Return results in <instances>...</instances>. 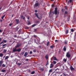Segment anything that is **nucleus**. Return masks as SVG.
<instances>
[{"label": "nucleus", "instance_id": "052dcab7", "mask_svg": "<svg viewBox=\"0 0 76 76\" xmlns=\"http://www.w3.org/2000/svg\"><path fill=\"white\" fill-rule=\"evenodd\" d=\"M1 41V38H0V41Z\"/></svg>", "mask_w": 76, "mask_h": 76}, {"label": "nucleus", "instance_id": "72a5a7b5", "mask_svg": "<svg viewBox=\"0 0 76 76\" xmlns=\"http://www.w3.org/2000/svg\"><path fill=\"white\" fill-rule=\"evenodd\" d=\"M67 41H65L64 42V43L65 44H67Z\"/></svg>", "mask_w": 76, "mask_h": 76}, {"label": "nucleus", "instance_id": "412c9836", "mask_svg": "<svg viewBox=\"0 0 76 76\" xmlns=\"http://www.w3.org/2000/svg\"><path fill=\"white\" fill-rule=\"evenodd\" d=\"M7 52V50L6 49H4L3 51L4 53H6Z\"/></svg>", "mask_w": 76, "mask_h": 76}, {"label": "nucleus", "instance_id": "2f4dec72", "mask_svg": "<svg viewBox=\"0 0 76 76\" xmlns=\"http://www.w3.org/2000/svg\"><path fill=\"white\" fill-rule=\"evenodd\" d=\"M34 73H35V71H33L31 72V75H33Z\"/></svg>", "mask_w": 76, "mask_h": 76}, {"label": "nucleus", "instance_id": "5701e85b", "mask_svg": "<svg viewBox=\"0 0 76 76\" xmlns=\"http://www.w3.org/2000/svg\"><path fill=\"white\" fill-rule=\"evenodd\" d=\"M2 66L3 67H6V65L4 64H3L2 65Z\"/></svg>", "mask_w": 76, "mask_h": 76}, {"label": "nucleus", "instance_id": "6e6d98bb", "mask_svg": "<svg viewBox=\"0 0 76 76\" xmlns=\"http://www.w3.org/2000/svg\"><path fill=\"white\" fill-rule=\"evenodd\" d=\"M28 25H30L31 24V23L29 22V23H28Z\"/></svg>", "mask_w": 76, "mask_h": 76}, {"label": "nucleus", "instance_id": "de8ad7c7", "mask_svg": "<svg viewBox=\"0 0 76 76\" xmlns=\"http://www.w3.org/2000/svg\"><path fill=\"white\" fill-rule=\"evenodd\" d=\"M67 20H68V21H69V20H70V18H68Z\"/></svg>", "mask_w": 76, "mask_h": 76}, {"label": "nucleus", "instance_id": "aec40b11", "mask_svg": "<svg viewBox=\"0 0 76 76\" xmlns=\"http://www.w3.org/2000/svg\"><path fill=\"white\" fill-rule=\"evenodd\" d=\"M39 5V3H36L35 4V6H38Z\"/></svg>", "mask_w": 76, "mask_h": 76}, {"label": "nucleus", "instance_id": "1a4fd4ad", "mask_svg": "<svg viewBox=\"0 0 76 76\" xmlns=\"http://www.w3.org/2000/svg\"><path fill=\"white\" fill-rule=\"evenodd\" d=\"M12 51L13 52H16L17 51V49H16V48H15L12 50Z\"/></svg>", "mask_w": 76, "mask_h": 76}, {"label": "nucleus", "instance_id": "603ef678", "mask_svg": "<svg viewBox=\"0 0 76 76\" xmlns=\"http://www.w3.org/2000/svg\"><path fill=\"white\" fill-rule=\"evenodd\" d=\"M55 41L56 42H58V40H55Z\"/></svg>", "mask_w": 76, "mask_h": 76}, {"label": "nucleus", "instance_id": "09e8293b", "mask_svg": "<svg viewBox=\"0 0 76 76\" xmlns=\"http://www.w3.org/2000/svg\"><path fill=\"white\" fill-rule=\"evenodd\" d=\"M65 9L66 10H67V7L66 6L65 7Z\"/></svg>", "mask_w": 76, "mask_h": 76}, {"label": "nucleus", "instance_id": "a878e982", "mask_svg": "<svg viewBox=\"0 0 76 76\" xmlns=\"http://www.w3.org/2000/svg\"><path fill=\"white\" fill-rule=\"evenodd\" d=\"M36 26V24H34V25H32L31 26H32V28H34V26Z\"/></svg>", "mask_w": 76, "mask_h": 76}, {"label": "nucleus", "instance_id": "79ce46f5", "mask_svg": "<svg viewBox=\"0 0 76 76\" xmlns=\"http://www.w3.org/2000/svg\"><path fill=\"white\" fill-rule=\"evenodd\" d=\"M64 10H64V9H62L61 11H62V12H64Z\"/></svg>", "mask_w": 76, "mask_h": 76}, {"label": "nucleus", "instance_id": "a211bd4d", "mask_svg": "<svg viewBox=\"0 0 76 76\" xmlns=\"http://www.w3.org/2000/svg\"><path fill=\"white\" fill-rule=\"evenodd\" d=\"M9 58V56H7L5 57V60H7V59H8Z\"/></svg>", "mask_w": 76, "mask_h": 76}, {"label": "nucleus", "instance_id": "cd10ccee", "mask_svg": "<svg viewBox=\"0 0 76 76\" xmlns=\"http://www.w3.org/2000/svg\"><path fill=\"white\" fill-rule=\"evenodd\" d=\"M17 64L18 65V66H20L21 65V63H17Z\"/></svg>", "mask_w": 76, "mask_h": 76}, {"label": "nucleus", "instance_id": "0eeeda50", "mask_svg": "<svg viewBox=\"0 0 76 76\" xmlns=\"http://www.w3.org/2000/svg\"><path fill=\"white\" fill-rule=\"evenodd\" d=\"M70 69L71 70H75V68L72 67V66H71L70 67Z\"/></svg>", "mask_w": 76, "mask_h": 76}, {"label": "nucleus", "instance_id": "680f3d73", "mask_svg": "<svg viewBox=\"0 0 76 76\" xmlns=\"http://www.w3.org/2000/svg\"><path fill=\"white\" fill-rule=\"evenodd\" d=\"M54 5H52V7H54Z\"/></svg>", "mask_w": 76, "mask_h": 76}, {"label": "nucleus", "instance_id": "4468645a", "mask_svg": "<svg viewBox=\"0 0 76 76\" xmlns=\"http://www.w3.org/2000/svg\"><path fill=\"white\" fill-rule=\"evenodd\" d=\"M16 23L18 24V23H19V20L18 19H16L15 20Z\"/></svg>", "mask_w": 76, "mask_h": 76}, {"label": "nucleus", "instance_id": "c9c22d12", "mask_svg": "<svg viewBox=\"0 0 76 76\" xmlns=\"http://www.w3.org/2000/svg\"><path fill=\"white\" fill-rule=\"evenodd\" d=\"M71 31L72 32H74V30L73 29H71Z\"/></svg>", "mask_w": 76, "mask_h": 76}, {"label": "nucleus", "instance_id": "9d476101", "mask_svg": "<svg viewBox=\"0 0 76 76\" xmlns=\"http://www.w3.org/2000/svg\"><path fill=\"white\" fill-rule=\"evenodd\" d=\"M45 57V58H46V60H48V55L47 54H46Z\"/></svg>", "mask_w": 76, "mask_h": 76}, {"label": "nucleus", "instance_id": "dca6fc26", "mask_svg": "<svg viewBox=\"0 0 76 76\" xmlns=\"http://www.w3.org/2000/svg\"><path fill=\"white\" fill-rule=\"evenodd\" d=\"M39 70L40 71H42V72L43 71H44V69L43 68H41Z\"/></svg>", "mask_w": 76, "mask_h": 76}, {"label": "nucleus", "instance_id": "a18cd8bd", "mask_svg": "<svg viewBox=\"0 0 76 76\" xmlns=\"http://www.w3.org/2000/svg\"><path fill=\"white\" fill-rule=\"evenodd\" d=\"M30 54H32V52L31 51L30 52Z\"/></svg>", "mask_w": 76, "mask_h": 76}, {"label": "nucleus", "instance_id": "13d9d810", "mask_svg": "<svg viewBox=\"0 0 76 76\" xmlns=\"http://www.w3.org/2000/svg\"><path fill=\"white\" fill-rule=\"evenodd\" d=\"M0 21L1 22H2V21H3V20H0Z\"/></svg>", "mask_w": 76, "mask_h": 76}, {"label": "nucleus", "instance_id": "49530a36", "mask_svg": "<svg viewBox=\"0 0 76 76\" xmlns=\"http://www.w3.org/2000/svg\"><path fill=\"white\" fill-rule=\"evenodd\" d=\"M17 37V36H16V35H14V38H16Z\"/></svg>", "mask_w": 76, "mask_h": 76}, {"label": "nucleus", "instance_id": "6e6552de", "mask_svg": "<svg viewBox=\"0 0 76 76\" xmlns=\"http://www.w3.org/2000/svg\"><path fill=\"white\" fill-rule=\"evenodd\" d=\"M28 55V53L27 52H26L24 54V56L26 57Z\"/></svg>", "mask_w": 76, "mask_h": 76}, {"label": "nucleus", "instance_id": "37998d69", "mask_svg": "<svg viewBox=\"0 0 76 76\" xmlns=\"http://www.w3.org/2000/svg\"><path fill=\"white\" fill-rule=\"evenodd\" d=\"M35 13H37V12H38V11L37 10H35Z\"/></svg>", "mask_w": 76, "mask_h": 76}, {"label": "nucleus", "instance_id": "423d86ee", "mask_svg": "<svg viewBox=\"0 0 76 76\" xmlns=\"http://www.w3.org/2000/svg\"><path fill=\"white\" fill-rule=\"evenodd\" d=\"M4 42H5V43L7 42V40H4L3 41H2V42H1L0 43V45H1V44H3V43H4Z\"/></svg>", "mask_w": 76, "mask_h": 76}, {"label": "nucleus", "instance_id": "4d7b16f0", "mask_svg": "<svg viewBox=\"0 0 76 76\" xmlns=\"http://www.w3.org/2000/svg\"><path fill=\"white\" fill-rule=\"evenodd\" d=\"M29 60V59H26V61H28Z\"/></svg>", "mask_w": 76, "mask_h": 76}, {"label": "nucleus", "instance_id": "393cba45", "mask_svg": "<svg viewBox=\"0 0 76 76\" xmlns=\"http://www.w3.org/2000/svg\"><path fill=\"white\" fill-rule=\"evenodd\" d=\"M63 61L64 62H66L67 61V60L66 58H64L63 59Z\"/></svg>", "mask_w": 76, "mask_h": 76}, {"label": "nucleus", "instance_id": "e433bc0d", "mask_svg": "<svg viewBox=\"0 0 76 76\" xmlns=\"http://www.w3.org/2000/svg\"><path fill=\"white\" fill-rule=\"evenodd\" d=\"M2 72H6V70H1Z\"/></svg>", "mask_w": 76, "mask_h": 76}, {"label": "nucleus", "instance_id": "5fc2aeb1", "mask_svg": "<svg viewBox=\"0 0 76 76\" xmlns=\"http://www.w3.org/2000/svg\"><path fill=\"white\" fill-rule=\"evenodd\" d=\"M70 3H72V0H69Z\"/></svg>", "mask_w": 76, "mask_h": 76}, {"label": "nucleus", "instance_id": "f257e3e1", "mask_svg": "<svg viewBox=\"0 0 76 76\" xmlns=\"http://www.w3.org/2000/svg\"><path fill=\"white\" fill-rule=\"evenodd\" d=\"M66 56V57H67L68 58H70V57L71 55H70V53H69V52H68L67 53Z\"/></svg>", "mask_w": 76, "mask_h": 76}, {"label": "nucleus", "instance_id": "f3484780", "mask_svg": "<svg viewBox=\"0 0 76 76\" xmlns=\"http://www.w3.org/2000/svg\"><path fill=\"white\" fill-rule=\"evenodd\" d=\"M3 54L2 53H0V57H3Z\"/></svg>", "mask_w": 76, "mask_h": 76}, {"label": "nucleus", "instance_id": "774afa93", "mask_svg": "<svg viewBox=\"0 0 76 76\" xmlns=\"http://www.w3.org/2000/svg\"><path fill=\"white\" fill-rule=\"evenodd\" d=\"M16 31H18V28H17V29H16Z\"/></svg>", "mask_w": 76, "mask_h": 76}, {"label": "nucleus", "instance_id": "69168bd1", "mask_svg": "<svg viewBox=\"0 0 76 76\" xmlns=\"http://www.w3.org/2000/svg\"><path fill=\"white\" fill-rule=\"evenodd\" d=\"M26 29H29V28L28 27H26Z\"/></svg>", "mask_w": 76, "mask_h": 76}, {"label": "nucleus", "instance_id": "20e7f679", "mask_svg": "<svg viewBox=\"0 0 76 76\" xmlns=\"http://www.w3.org/2000/svg\"><path fill=\"white\" fill-rule=\"evenodd\" d=\"M20 46H21V44H18L15 46V48H17L19 47H20Z\"/></svg>", "mask_w": 76, "mask_h": 76}, {"label": "nucleus", "instance_id": "473e14b6", "mask_svg": "<svg viewBox=\"0 0 76 76\" xmlns=\"http://www.w3.org/2000/svg\"><path fill=\"white\" fill-rule=\"evenodd\" d=\"M52 71H53V69H51L49 70V72L51 73V72H52Z\"/></svg>", "mask_w": 76, "mask_h": 76}, {"label": "nucleus", "instance_id": "9b49d317", "mask_svg": "<svg viewBox=\"0 0 76 76\" xmlns=\"http://www.w3.org/2000/svg\"><path fill=\"white\" fill-rule=\"evenodd\" d=\"M7 45V44H4V45H2V47H3L2 48H6V46L5 47V46H6Z\"/></svg>", "mask_w": 76, "mask_h": 76}, {"label": "nucleus", "instance_id": "bb28decb", "mask_svg": "<svg viewBox=\"0 0 76 76\" xmlns=\"http://www.w3.org/2000/svg\"><path fill=\"white\" fill-rule=\"evenodd\" d=\"M53 64H56V61H53Z\"/></svg>", "mask_w": 76, "mask_h": 76}, {"label": "nucleus", "instance_id": "bf43d9fd", "mask_svg": "<svg viewBox=\"0 0 76 76\" xmlns=\"http://www.w3.org/2000/svg\"><path fill=\"white\" fill-rule=\"evenodd\" d=\"M28 20H29V17H28L27 18Z\"/></svg>", "mask_w": 76, "mask_h": 76}, {"label": "nucleus", "instance_id": "864d4df0", "mask_svg": "<svg viewBox=\"0 0 76 76\" xmlns=\"http://www.w3.org/2000/svg\"><path fill=\"white\" fill-rule=\"evenodd\" d=\"M57 70H59V69L58 68H57L56 69V71Z\"/></svg>", "mask_w": 76, "mask_h": 76}, {"label": "nucleus", "instance_id": "4c0bfd02", "mask_svg": "<svg viewBox=\"0 0 76 76\" xmlns=\"http://www.w3.org/2000/svg\"><path fill=\"white\" fill-rule=\"evenodd\" d=\"M4 17H5V15H3L2 17V19H3Z\"/></svg>", "mask_w": 76, "mask_h": 76}, {"label": "nucleus", "instance_id": "338daca9", "mask_svg": "<svg viewBox=\"0 0 76 76\" xmlns=\"http://www.w3.org/2000/svg\"><path fill=\"white\" fill-rule=\"evenodd\" d=\"M39 48H41V47L40 46H39Z\"/></svg>", "mask_w": 76, "mask_h": 76}, {"label": "nucleus", "instance_id": "58836bf2", "mask_svg": "<svg viewBox=\"0 0 76 76\" xmlns=\"http://www.w3.org/2000/svg\"><path fill=\"white\" fill-rule=\"evenodd\" d=\"M33 37H34V38H37V36L36 35H34L33 36Z\"/></svg>", "mask_w": 76, "mask_h": 76}, {"label": "nucleus", "instance_id": "f8f14e48", "mask_svg": "<svg viewBox=\"0 0 76 76\" xmlns=\"http://www.w3.org/2000/svg\"><path fill=\"white\" fill-rule=\"evenodd\" d=\"M20 51H21V49H20V48L17 49V51H18V52H20Z\"/></svg>", "mask_w": 76, "mask_h": 76}, {"label": "nucleus", "instance_id": "ea45409f", "mask_svg": "<svg viewBox=\"0 0 76 76\" xmlns=\"http://www.w3.org/2000/svg\"><path fill=\"white\" fill-rule=\"evenodd\" d=\"M68 13V12L67 11H65V12L64 15H65V14H67Z\"/></svg>", "mask_w": 76, "mask_h": 76}, {"label": "nucleus", "instance_id": "7ed1b4c3", "mask_svg": "<svg viewBox=\"0 0 76 76\" xmlns=\"http://www.w3.org/2000/svg\"><path fill=\"white\" fill-rule=\"evenodd\" d=\"M20 46H21V44H18L15 46V48H17L19 47H20Z\"/></svg>", "mask_w": 76, "mask_h": 76}, {"label": "nucleus", "instance_id": "4be33fe9", "mask_svg": "<svg viewBox=\"0 0 76 76\" xmlns=\"http://www.w3.org/2000/svg\"><path fill=\"white\" fill-rule=\"evenodd\" d=\"M3 63V61H0V64H1V65H2Z\"/></svg>", "mask_w": 76, "mask_h": 76}, {"label": "nucleus", "instance_id": "f704fd0d", "mask_svg": "<svg viewBox=\"0 0 76 76\" xmlns=\"http://www.w3.org/2000/svg\"><path fill=\"white\" fill-rule=\"evenodd\" d=\"M36 52H37V50H36L34 49V50H33V52L34 53H35Z\"/></svg>", "mask_w": 76, "mask_h": 76}, {"label": "nucleus", "instance_id": "c85d7f7f", "mask_svg": "<svg viewBox=\"0 0 76 76\" xmlns=\"http://www.w3.org/2000/svg\"><path fill=\"white\" fill-rule=\"evenodd\" d=\"M53 47H54V46L53 45H51L50 47V48H51L52 49V48H53Z\"/></svg>", "mask_w": 76, "mask_h": 76}, {"label": "nucleus", "instance_id": "f03ea898", "mask_svg": "<svg viewBox=\"0 0 76 76\" xmlns=\"http://www.w3.org/2000/svg\"><path fill=\"white\" fill-rule=\"evenodd\" d=\"M57 12H58L57 8L56 7L55 8V10H54L55 14V15H57Z\"/></svg>", "mask_w": 76, "mask_h": 76}, {"label": "nucleus", "instance_id": "8fccbe9b", "mask_svg": "<svg viewBox=\"0 0 76 76\" xmlns=\"http://www.w3.org/2000/svg\"><path fill=\"white\" fill-rule=\"evenodd\" d=\"M34 31H35V32H36V31H37V29H34Z\"/></svg>", "mask_w": 76, "mask_h": 76}, {"label": "nucleus", "instance_id": "b1692460", "mask_svg": "<svg viewBox=\"0 0 76 76\" xmlns=\"http://www.w3.org/2000/svg\"><path fill=\"white\" fill-rule=\"evenodd\" d=\"M69 33V30H66V34H67Z\"/></svg>", "mask_w": 76, "mask_h": 76}, {"label": "nucleus", "instance_id": "7c9ffc66", "mask_svg": "<svg viewBox=\"0 0 76 76\" xmlns=\"http://www.w3.org/2000/svg\"><path fill=\"white\" fill-rule=\"evenodd\" d=\"M54 60H57V58H56V57H54Z\"/></svg>", "mask_w": 76, "mask_h": 76}, {"label": "nucleus", "instance_id": "0e129e2a", "mask_svg": "<svg viewBox=\"0 0 76 76\" xmlns=\"http://www.w3.org/2000/svg\"><path fill=\"white\" fill-rule=\"evenodd\" d=\"M27 22H28L29 23V22H30V21L27 20Z\"/></svg>", "mask_w": 76, "mask_h": 76}, {"label": "nucleus", "instance_id": "c03bdc74", "mask_svg": "<svg viewBox=\"0 0 76 76\" xmlns=\"http://www.w3.org/2000/svg\"><path fill=\"white\" fill-rule=\"evenodd\" d=\"M9 26H11L12 25V23H11L9 24Z\"/></svg>", "mask_w": 76, "mask_h": 76}, {"label": "nucleus", "instance_id": "e2e57ef3", "mask_svg": "<svg viewBox=\"0 0 76 76\" xmlns=\"http://www.w3.org/2000/svg\"><path fill=\"white\" fill-rule=\"evenodd\" d=\"M2 32V31L1 30H0V32Z\"/></svg>", "mask_w": 76, "mask_h": 76}, {"label": "nucleus", "instance_id": "6ab92c4d", "mask_svg": "<svg viewBox=\"0 0 76 76\" xmlns=\"http://www.w3.org/2000/svg\"><path fill=\"white\" fill-rule=\"evenodd\" d=\"M52 67H53V64H51L50 65V68H51Z\"/></svg>", "mask_w": 76, "mask_h": 76}, {"label": "nucleus", "instance_id": "c756f323", "mask_svg": "<svg viewBox=\"0 0 76 76\" xmlns=\"http://www.w3.org/2000/svg\"><path fill=\"white\" fill-rule=\"evenodd\" d=\"M21 55H22V56L23 55V54H24V52H21Z\"/></svg>", "mask_w": 76, "mask_h": 76}, {"label": "nucleus", "instance_id": "ddd939ff", "mask_svg": "<svg viewBox=\"0 0 76 76\" xmlns=\"http://www.w3.org/2000/svg\"><path fill=\"white\" fill-rule=\"evenodd\" d=\"M21 19H23L24 20L25 18V17L23 16L22 15L21 16Z\"/></svg>", "mask_w": 76, "mask_h": 76}, {"label": "nucleus", "instance_id": "2eb2a0df", "mask_svg": "<svg viewBox=\"0 0 76 76\" xmlns=\"http://www.w3.org/2000/svg\"><path fill=\"white\" fill-rule=\"evenodd\" d=\"M63 50L64 51H66V46H64V48H63Z\"/></svg>", "mask_w": 76, "mask_h": 76}, {"label": "nucleus", "instance_id": "a19ab883", "mask_svg": "<svg viewBox=\"0 0 76 76\" xmlns=\"http://www.w3.org/2000/svg\"><path fill=\"white\" fill-rule=\"evenodd\" d=\"M49 45V42H48L47 43V46H48Z\"/></svg>", "mask_w": 76, "mask_h": 76}, {"label": "nucleus", "instance_id": "3c124183", "mask_svg": "<svg viewBox=\"0 0 76 76\" xmlns=\"http://www.w3.org/2000/svg\"><path fill=\"white\" fill-rule=\"evenodd\" d=\"M51 12H50V13L49 14V16H50V15H51Z\"/></svg>", "mask_w": 76, "mask_h": 76}, {"label": "nucleus", "instance_id": "39448f33", "mask_svg": "<svg viewBox=\"0 0 76 76\" xmlns=\"http://www.w3.org/2000/svg\"><path fill=\"white\" fill-rule=\"evenodd\" d=\"M34 15H35V16H37V18L39 19H41V18H39V17H38V13H35L34 14Z\"/></svg>", "mask_w": 76, "mask_h": 76}]
</instances>
